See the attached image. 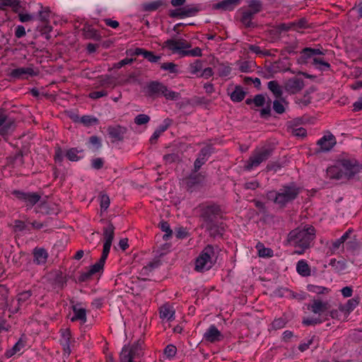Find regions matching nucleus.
Masks as SVG:
<instances>
[{
	"label": "nucleus",
	"instance_id": "37",
	"mask_svg": "<svg viewBox=\"0 0 362 362\" xmlns=\"http://www.w3.org/2000/svg\"><path fill=\"white\" fill-rule=\"evenodd\" d=\"M24 342L21 340H18L12 349L7 350L5 353L6 358H10L19 352L24 347Z\"/></svg>",
	"mask_w": 362,
	"mask_h": 362
},
{
	"label": "nucleus",
	"instance_id": "53",
	"mask_svg": "<svg viewBox=\"0 0 362 362\" xmlns=\"http://www.w3.org/2000/svg\"><path fill=\"white\" fill-rule=\"evenodd\" d=\"M160 68L163 70L168 71L170 73H176V65L173 62H167L161 64Z\"/></svg>",
	"mask_w": 362,
	"mask_h": 362
},
{
	"label": "nucleus",
	"instance_id": "18",
	"mask_svg": "<svg viewBox=\"0 0 362 362\" xmlns=\"http://www.w3.org/2000/svg\"><path fill=\"white\" fill-rule=\"evenodd\" d=\"M327 50L320 48L305 47L300 52V59L303 62L305 63L308 59L317 57L322 55H325Z\"/></svg>",
	"mask_w": 362,
	"mask_h": 362
},
{
	"label": "nucleus",
	"instance_id": "3",
	"mask_svg": "<svg viewBox=\"0 0 362 362\" xmlns=\"http://www.w3.org/2000/svg\"><path fill=\"white\" fill-rule=\"evenodd\" d=\"M300 192V189L295 184L286 185L278 191H269L267 193V197L281 208H284L287 204L296 199Z\"/></svg>",
	"mask_w": 362,
	"mask_h": 362
},
{
	"label": "nucleus",
	"instance_id": "41",
	"mask_svg": "<svg viewBox=\"0 0 362 362\" xmlns=\"http://www.w3.org/2000/svg\"><path fill=\"white\" fill-rule=\"evenodd\" d=\"M160 228L162 231L165 232V234L163 235V239L167 240L172 236L173 230L170 229V225L166 221H162L160 223Z\"/></svg>",
	"mask_w": 362,
	"mask_h": 362
},
{
	"label": "nucleus",
	"instance_id": "36",
	"mask_svg": "<svg viewBox=\"0 0 362 362\" xmlns=\"http://www.w3.org/2000/svg\"><path fill=\"white\" fill-rule=\"evenodd\" d=\"M163 5V0H157L151 2L145 3L142 5V6L144 11L151 12L158 10Z\"/></svg>",
	"mask_w": 362,
	"mask_h": 362
},
{
	"label": "nucleus",
	"instance_id": "22",
	"mask_svg": "<svg viewBox=\"0 0 362 362\" xmlns=\"http://www.w3.org/2000/svg\"><path fill=\"white\" fill-rule=\"evenodd\" d=\"M223 335L215 325H211L204 334V339L209 342H216L222 340Z\"/></svg>",
	"mask_w": 362,
	"mask_h": 362
},
{
	"label": "nucleus",
	"instance_id": "60",
	"mask_svg": "<svg viewBox=\"0 0 362 362\" xmlns=\"http://www.w3.org/2000/svg\"><path fill=\"white\" fill-rule=\"evenodd\" d=\"M13 228L15 231H23L26 229V226L23 221L16 220L14 222Z\"/></svg>",
	"mask_w": 362,
	"mask_h": 362
},
{
	"label": "nucleus",
	"instance_id": "17",
	"mask_svg": "<svg viewBox=\"0 0 362 362\" xmlns=\"http://www.w3.org/2000/svg\"><path fill=\"white\" fill-rule=\"evenodd\" d=\"M107 256V254L103 252L99 261L92 265L87 272L82 274L81 276V279L82 281H86L94 274L98 273L102 270Z\"/></svg>",
	"mask_w": 362,
	"mask_h": 362
},
{
	"label": "nucleus",
	"instance_id": "16",
	"mask_svg": "<svg viewBox=\"0 0 362 362\" xmlns=\"http://www.w3.org/2000/svg\"><path fill=\"white\" fill-rule=\"evenodd\" d=\"M32 296L30 291H25L17 296L16 300H13L11 301L9 310L11 313H16L21 308V307L26 303L30 296Z\"/></svg>",
	"mask_w": 362,
	"mask_h": 362
},
{
	"label": "nucleus",
	"instance_id": "21",
	"mask_svg": "<svg viewBox=\"0 0 362 362\" xmlns=\"http://www.w3.org/2000/svg\"><path fill=\"white\" fill-rule=\"evenodd\" d=\"M242 0H223L212 6L214 10H221L223 11H233Z\"/></svg>",
	"mask_w": 362,
	"mask_h": 362
},
{
	"label": "nucleus",
	"instance_id": "27",
	"mask_svg": "<svg viewBox=\"0 0 362 362\" xmlns=\"http://www.w3.org/2000/svg\"><path fill=\"white\" fill-rule=\"evenodd\" d=\"M10 7L13 12L18 13L21 9V3L19 0H0V9L6 10Z\"/></svg>",
	"mask_w": 362,
	"mask_h": 362
},
{
	"label": "nucleus",
	"instance_id": "11",
	"mask_svg": "<svg viewBox=\"0 0 362 362\" xmlns=\"http://www.w3.org/2000/svg\"><path fill=\"white\" fill-rule=\"evenodd\" d=\"M304 81L298 76L288 79L284 83V88L290 94H296L304 88Z\"/></svg>",
	"mask_w": 362,
	"mask_h": 362
},
{
	"label": "nucleus",
	"instance_id": "28",
	"mask_svg": "<svg viewBox=\"0 0 362 362\" xmlns=\"http://www.w3.org/2000/svg\"><path fill=\"white\" fill-rule=\"evenodd\" d=\"M83 35L86 39L100 40L101 37L98 31L89 25H85L82 29Z\"/></svg>",
	"mask_w": 362,
	"mask_h": 362
},
{
	"label": "nucleus",
	"instance_id": "61",
	"mask_svg": "<svg viewBox=\"0 0 362 362\" xmlns=\"http://www.w3.org/2000/svg\"><path fill=\"white\" fill-rule=\"evenodd\" d=\"M103 160L100 158H95L92 160L91 165L92 167L96 170H99L103 166Z\"/></svg>",
	"mask_w": 362,
	"mask_h": 362
},
{
	"label": "nucleus",
	"instance_id": "56",
	"mask_svg": "<svg viewBox=\"0 0 362 362\" xmlns=\"http://www.w3.org/2000/svg\"><path fill=\"white\" fill-rule=\"evenodd\" d=\"M253 103L257 107H262L264 105L265 98L263 95H257L253 99Z\"/></svg>",
	"mask_w": 362,
	"mask_h": 362
},
{
	"label": "nucleus",
	"instance_id": "62",
	"mask_svg": "<svg viewBox=\"0 0 362 362\" xmlns=\"http://www.w3.org/2000/svg\"><path fill=\"white\" fill-rule=\"evenodd\" d=\"M26 34L25 29L23 25H18L15 30V36L17 38H21Z\"/></svg>",
	"mask_w": 362,
	"mask_h": 362
},
{
	"label": "nucleus",
	"instance_id": "32",
	"mask_svg": "<svg viewBox=\"0 0 362 362\" xmlns=\"http://www.w3.org/2000/svg\"><path fill=\"white\" fill-rule=\"evenodd\" d=\"M269 90L274 94V95L279 98L283 94V90L279 82L276 81H271L267 84Z\"/></svg>",
	"mask_w": 362,
	"mask_h": 362
},
{
	"label": "nucleus",
	"instance_id": "43",
	"mask_svg": "<svg viewBox=\"0 0 362 362\" xmlns=\"http://www.w3.org/2000/svg\"><path fill=\"white\" fill-rule=\"evenodd\" d=\"M325 320L321 319L320 317H307L303 320V324L306 326L315 325L317 324H320L324 322Z\"/></svg>",
	"mask_w": 362,
	"mask_h": 362
},
{
	"label": "nucleus",
	"instance_id": "23",
	"mask_svg": "<svg viewBox=\"0 0 362 362\" xmlns=\"http://www.w3.org/2000/svg\"><path fill=\"white\" fill-rule=\"evenodd\" d=\"M13 121L8 119L4 112L0 109V135H5L13 129Z\"/></svg>",
	"mask_w": 362,
	"mask_h": 362
},
{
	"label": "nucleus",
	"instance_id": "14",
	"mask_svg": "<svg viewBox=\"0 0 362 362\" xmlns=\"http://www.w3.org/2000/svg\"><path fill=\"white\" fill-rule=\"evenodd\" d=\"M337 141L334 136L332 134H329L323 136L317 142L318 148L316 150L317 153L327 152L330 151L336 144Z\"/></svg>",
	"mask_w": 362,
	"mask_h": 362
},
{
	"label": "nucleus",
	"instance_id": "59",
	"mask_svg": "<svg viewBox=\"0 0 362 362\" xmlns=\"http://www.w3.org/2000/svg\"><path fill=\"white\" fill-rule=\"evenodd\" d=\"M107 95V93L105 90L93 91L89 93L88 97L92 99H98Z\"/></svg>",
	"mask_w": 362,
	"mask_h": 362
},
{
	"label": "nucleus",
	"instance_id": "54",
	"mask_svg": "<svg viewBox=\"0 0 362 362\" xmlns=\"http://www.w3.org/2000/svg\"><path fill=\"white\" fill-rule=\"evenodd\" d=\"M258 254L259 257H271L273 256V250L270 248L263 247L259 249Z\"/></svg>",
	"mask_w": 362,
	"mask_h": 362
},
{
	"label": "nucleus",
	"instance_id": "15",
	"mask_svg": "<svg viewBox=\"0 0 362 362\" xmlns=\"http://www.w3.org/2000/svg\"><path fill=\"white\" fill-rule=\"evenodd\" d=\"M17 199L25 202L30 206H34L40 199V195L36 192H23L19 190L12 192Z\"/></svg>",
	"mask_w": 362,
	"mask_h": 362
},
{
	"label": "nucleus",
	"instance_id": "55",
	"mask_svg": "<svg viewBox=\"0 0 362 362\" xmlns=\"http://www.w3.org/2000/svg\"><path fill=\"white\" fill-rule=\"evenodd\" d=\"M292 23H293L294 30L302 29L307 27V21L305 18H300L296 22H293Z\"/></svg>",
	"mask_w": 362,
	"mask_h": 362
},
{
	"label": "nucleus",
	"instance_id": "19",
	"mask_svg": "<svg viewBox=\"0 0 362 362\" xmlns=\"http://www.w3.org/2000/svg\"><path fill=\"white\" fill-rule=\"evenodd\" d=\"M37 72L32 67H21L11 70L9 76L15 79L27 78L28 76H35Z\"/></svg>",
	"mask_w": 362,
	"mask_h": 362
},
{
	"label": "nucleus",
	"instance_id": "40",
	"mask_svg": "<svg viewBox=\"0 0 362 362\" xmlns=\"http://www.w3.org/2000/svg\"><path fill=\"white\" fill-rule=\"evenodd\" d=\"M79 122L85 126L89 127L98 124V119L94 117L84 115L79 119Z\"/></svg>",
	"mask_w": 362,
	"mask_h": 362
},
{
	"label": "nucleus",
	"instance_id": "42",
	"mask_svg": "<svg viewBox=\"0 0 362 362\" xmlns=\"http://www.w3.org/2000/svg\"><path fill=\"white\" fill-rule=\"evenodd\" d=\"M284 100H275L273 103V109L278 114H282L285 112L284 105Z\"/></svg>",
	"mask_w": 362,
	"mask_h": 362
},
{
	"label": "nucleus",
	"instance_id": "38",
	"mask_svg": "<svg viewBox=\"0 0 362 362\" xmlns=\"http://www.w3.org/2000/svg\"><path fill=\"white\" fill-rule=\"evenodd\" d=\"M308 290L310 292L315 293L316 294H327L329 292V289L327 287L316 286V285H308Z\"/></svg>",
	"mask_w": 362,
	"mask_h": 362
},
{
	"label": "nucleus",
	"instance_id": "44",
	"mask_svg": "<svg viewBox=\"0 0 362 362\" xmlns=\"http://www.w3.org/2000/svg\"><path fill=\"white\" fill-rule=\"evenodd\" d=\"M255 63L252 62L244 61L240 63L239 69L244 73L250 72L254 67Z\"/></svg>",
	"mask_w": 362,
	"mask_h": 362
},
{
	"label": "nucleus",
	"instance_id": "52",
	"mask_svg": "<svg viewBox=\"0 0 362 362\" xmlns=\"http://www.w3.org/2000/svg\"><path fill=\"white\" fill-rule=\"evenodd\" d=\"M163 159L166 163H172L180 160V157L177 153H169L163 156Z\"/></svg>",
	"mask_w": 362,
	"mask_h": 362
},
{
	"label": "nucleus",
	"instance_id": "63",
	"mask_svg": "<svg viewBox=\"0 0 362 362\" xmlns=\"http://www.w3.org/2000/svg\"><path fill=\"white\" fill-rule=\"evenodd\" d=\"M214 74L213 70L211 68L208 67L204 69L201 71V74L199 75V77H203L205 78H209Z\"/></svg>",
	"mask_w": 362,
	"mask_h": 362
},
{
	"label": "nucleus",
	"instance_id": "2",
	"mask_svg": "<svg viewBox=\"0 0 362 362\" xmlns=\"http://www.w3.org/2000/svg\"><path fill=\"white\" fill-rule=\"evenodd\" d=\"M361 169L362 165L355 159H341L327 169V175L329 179H350Z\"/></svg>",
	"mask_w": 362,
	"mask_h": 362
},
{
	"label": "nucleus",
	"instance_id": "58",
	"mask_svg": "<svg viewBox=\"0 0 362 362\" xmlns=\"http://www.w3.org/2000/svg\"><path fill=\"white\" fill-rule=\"evenodd\" d=\"M344 243V242L341 238L334 240L329 248L331 252L334 253L343 245Z\"/></svg>",
	"mask_w": 362,
	"mask_h": 362
},
{
	"label": "nucleus",
	"instance_id": "30",
	"mask_svg": "<svg viewBox=\"0 0 362 362\" xmlns=\"http://www.w3.org/2000/svg\"><path fill=\"white\" fill-rule=\"evenodd\" d=\"M163 124L160 125L157 129L153 132V135L151 136L150 139V141L151 144L156 142L157 139L160 136V135L167 130V129L170 125V120L169 119H166L163 122Z\"/></svg>",
	"mask_w": 362,
	"mask_h": 362
},
{
	"label": "nucleus",
	"instance_id": "25",
	"mask_svg": "<svg viewBox=\"0 0 362 362\" xmlns=\"http://www.w3.org/2000/svg\"><path fill=\"white\" fill-rule=\"evenodd\" d=\"M174 308L168 304L162 305L160 308V317L163 320L170 321L175 318Z\"/></svg>",
	"mask_w": 362,
	"mask_h": 362
},
{
	"label": "nucleus",
	"instance_id": "35",
	"mask_svg": "<svg viewBox=\"0 0 362 362\" xmlns=\"http://www.w3.org/2000/svg\"><path fill=\"white\" fill-rule=\"evenodd\" d=\"M313 64L321 71L328 70L330 68V64L320 56L313 59Z\"/></svg>",
	"mask_w": 362,
	"mask_h": 362
},
{
	"label": "nucleus",
	"instance_id": "33",
	"mask_svg": "<svg viewBox=\"0 0 362 362\" xmlns=\"http://www.w3.org/2000/svg\"><path fill=\"white\" fill-rule=\"evenodd\" d=\"M246 93L243 90V88L240 86H236L234 90L230 94V99L233 102H240L245 97Z\"/></svg>",
	"mask_w": 362,
	"mask_h": 362
},
{
	"label": "nucleus",
	"instance_id": "48",
	"mask_svg": "<svg viewBox=\"0 0 362 362\" xmlns=\"http://www.w3.org/2000/svg\"><path fill=\"white\" fill-rule=\"evenodd\" d=\"M358 301L354 298L348 300L345 305L346 309V316L349 315V313L354 310V309L357 306Z\"/></svg>",
	"mask_w": 362,
	"mask_h": 362
},
{
	"label": "nucleus",
	"instance_id": "45",
	"mask_svg": "<svg viewBox=\"0 0 362 362\" xmlns=\"http://www.w3.org/2000/svg\"><path fill=\"white\" fill-rule=\"evenodd\" d=\"M78 151L75 148L69 149L66 153V156L71 161H77L80 157L78 156Z\"/></svg>",
	"mask_w": 362,
	"mask_h": 362
},
{
	"label": "nucleus",
	"instance_id": "51",
	"mask_svg": "<svg viewBox=\"0 0 362 362\" xmlns=\"http://www.w3.org/2000/svg\"><path fill=\"white\" fill-rule=\"evenodd\" d=\"M100 209L105 211L110 206V198L107 194H101L100 197Z\"/></svg>",
	"mask_w": 362,
	"mask_h": 362
},
{
	"label": "nucleus",
	"instance_id": "46",
	"mask_svg": "<svg viewBox=\"0 0 362 362\" xmlns=\"http://www.w3.org/2000/svg\"><path fill=\"white\" fill-rule=\"evenodd\" d=\"M150 121V117L145 114L138 115L134 118V122L138 125L147 124Z\"/></svg>",
	"mask_w": 362,
	"mask_h": 362
},
{
	"label": "nucleus",
	"instance_id": "26",
	"mask_svg": "<svg viewBox=\"0 0 362 362\" xmlns=\"http://www.w3.org/2000/svg\"><path fill=\"white\" fill-rule=\"evenodd\" d=\"M134 54L136 56L142 55L150 62H157L160 59V56L155 55L153 52L147 51L142 48H136L134 51Z\"/></svg>",
	"mask_w": 362,
	"mask_h": 362
},
{
	"label": "nucleus",
	"instance_id": "49",
	"mask_svg": "<svg viewBox=\"0 0 362 362\" xmlns=\"http://www.w3.org/2000/svg\"><path fill=\"white\" fill-rule=\"evenodd\" d=\"M18 13V16L19 21L22 23L33 21L35 19L34 15L29 14V13H24L21 12L20 11Z\"/></svg>",
	"mask_w": 362,
	"mask_h": 362
},
{
	"label": "nucleus",
	"instance_id": "6",
	"mask_svg": "<svg viewBox=\"0 0 362 362\" xmlns=\"http://www.w3.org/2000/svg\"><path fill=\"white\" fill-rule=\"evenodd\" d=\"M272 154V149L268 147L256 148L244 165L246 170H251L265 162Z\"/></svg>",
	"mask_w": 362,
	"mask_h": 362
},
{
	"label": "nucleus",
	"instance_id": "13",
	"mask_svg": "<svg viewBox=\"0 0 362 362\" xmlns=\"http://www.w3.org/2000/svg\"><path fill=\"white\" fill-rule=\"evenodd\" d=\"M199 9L192 6H186L182 8H176L174 10L169 11V16L171 18H183L185 17H189L194 16Z\"/></svg>",
	"mask_w": 362,
	"mask_h": 362
},
{
	"label": "nucleus",
	"instance_id": "12",
	"mask_svg": "<svg viewBox=\"0 0 362 362\" xmlns=\"http://www.w3.org/2000/svg\"><path fill=\"white\" fill-rule=\"evenodd\" d=\"M164 46L168 47L173 52H180L182 54V51L185 49L189 48L191 45L183 39L179 40H168L164 42Z\"/></svg>",
	"mask_w": 362,
	"mask_h": 362
},
{
	"label": "nucleus",
	"instance_id": "20",
	"mask_svg": "<svg viewBox=\"0 0 362 362\" xmlns=\"http://www.w3.org/2000/svg\"><path fill=\"white\" fill-rule=\"evenodd\" d=\"M211 148L209 146L204 147L198 154V157L194 163V171L197 172L201 167L206 162L211 155Z\"/></svg>",
	"mask_w": 362,
	"mask_h": 362
},
{
	"label": "nucleus",
	"instance_id": "9",
	"mask_svg": "<svg viewBox=\"0 0 362 362\" xmlns=\"http://www.w3.org/2000/svg\"><path fill=\"white\" fill-rule=\"evenodd\" d=\"M307 309L319 317L330 309L328 301H323L320 298H314L307 305Z\"/></svg>",
	"mask_w": 362,
	"mask_h": 362
},
{
	"label": "nucleus",
	"instance_id": "31",
	"mask_svg": "<svg viewBox=\"0 0 362 362\" xmlns=\"http://www.w3.org/2000/svg\"><path fill=\"white\" fill-rule=\"evenodd\" d=\"M297 272L303 276H308L310 275V269L306 261L299 260L296 264Z\"/></svg>",
	"mask_w": 362,
	"mask_h": 362
},
{
	"label": "nucleus",
	"instance_id": "64",
	"mask_svg": "<svg viewBox=\"0 0 362 362\" xmlns=\"http://www.w3.org/2000/svg\"><path fill=\"white\" fill-rule=\"evenodd\" d=\"M104 22L106 25L111 27L112 28H117L119 27V23L117 21L112 20L111 18H105L104 19Z\"/></svg>",
	"mask_w": 362,
	"mask_h": 362
},
{
	"label": "nucleus",
	"instance_id": "1",
	"mask_svg": "<svg viewBox=\"0 0 362 362\" xmlns=\"http://www.w3.org/2000/svg\"><path fill=\"white\" fill-rule=\"evenodd\" d=\"M315 238V230L312 226H307L303 228H297L291 230L287 238V241L298 250L294 253L302 255L305 250L310 247V243Z\"/></svg>",
	"mask_w": 362,
	"mask_h": 362
},
{
	"label": "nucleus",
	"instance_id": "8",
	"mask_svg": "<svg viewBox=\"0 0 362 362\" xmlns=\"http://www.w3.org/2000/svg\"><path fill=\"white\" fill-rule=\"evenodd\" d=\"M262 3L260 0H248L247 8H242L241 22L246 27L252 25V20L253 16L262 11Z\"/></svg>",
	"mask_w": 362,
	"mask_h": 362
},
{
	"label": "nucleus",
	"instance_id": "29",
	"mask_svg": "<svg viewBox=\"0 0 362 362\" xmlns=\"http://www.w3.org/2000/svg\"><path fill=\"white\" fill-rule=\"evenodd\" d=\"M74 316L71 317V320L72 322L76 320H81L83 323L86 322V310L84 308H79L78 305H75L73 306Z\"/></svg>",
	"mask_w": 362,
	"mask_h": 362
},
{
	"label": "nucleus",
	"instance_id": "34",
	"mask_svg": "<svg viewBox=\"0 0 362 362\" xmlns=\"http://www.w3.org/2000/svg\"><path fill=\"white\" fill-rule=\"evenodd\" d=\"M35 262L38 264H45L47 259V252L45 249H35L34 251Z\"/></svg>",
	"mask_w": 362,
	"mask_h": 362
},
{
	"label": "nucleus",
	"instance_id": "39",
	"mask_svg": "<svg viewBox=\"0 0 362 362\" xmlns=\"http://www.w3.org/2000/svg\"><path fill=\"white\" fill-rule=\"evenodd\" d=\"M203 65L202 62L200 60H196L194 63L191 64L189 65V72L192 74L198 75V74H201L202 69Z\"/></svg>",
	"mask_w": 362,
	"mask_h": 362
},
{
	"label": "nucleus",
	"instance_id": "57",
	"mask_svg": "<svg viewBox=\"0 0 362 362\" xmlns=\"http://www.w3.org/2000/svg\"><path fill=\"white\" fill-rule=\"evenodd\" d=\"M64 159V153L61 147L57 146L55 148L54 160L56 162H62Z\"/></svg>",
	"mask_w": 362,
	"mask_h": 362
},
{
	"label": "nucleus",
	"instance_id": "47",
	"mask_svg": "<svg viewBox=\"0 0 362 362\" xmlns=\"http://www.w3.org/2000/svg\"><path fill=\"white\" fill-rule=\"evenodd\" d=\"M176 352L177 348L175 347V346L173 344L168 345L164 349L165 355L169 358H172L173 357H174L175 355L176 354Z\"/></svg>",
	"mask_w": 362,
	"mask_h": 362
},
{
	"label": "nucleus",
	"instance_id": "4",
	"mask_svg": "<svg viewBox=\"0 0 362 362\" xmlns=\"http://www.w3.org/2000/svg\"><path fill=\"white\" fill-rule=\"evenodd\" d=\"M144 93L148 98H158L164 96L167 100H177L180 94L171 90H169L163 83L158 81H150L144 88Z\"/></svg>",
	"mask_w": 362,
	"mask_h": 362
},
{
	"label": "nucleus",
	"instance_id": "24",
	"mask_svg": "<svg viewBox=\"0 0 362 362\" xmlns=\"http://www.w3.org/2000/svg\"><path fill=\"white\" fill-rule=\"evenodd\" d=\"M126 131V128L121 126H111L107 128V132L112 139V141H122Z\"/></svg>",
	"mask_w": 362,
	"mask_h": 362
},
{
	"label": "nucleus",
	"instance_id": "5",
	"mask_svg": "<svg viewBox=\"0 0 362 362\" xmlns=\"http://www.w3.org/2000/svg\"><path fill=\"white\" fill-rule=\"evenodd\" d=\"M216 262L215 250L212 245H208L201 252L195 261V270L203 272L210 269Z\"/></svg>",
	"mask_w": 362,
	"mask_h": 362
},
{
	"label": "nucleus",
	"instance_id": "10",
	"mask_svg": "<svg viewBox=\"0 0 362 362\" xmlns=\"http://www.w3.org/2000/svg\"><path fill=\"white\" fill-rule=\"evenodd\" d=\"M103 238L105 240L103 252L108 255L115 236V226L112 223L109 222L107 226L103 228Z\"/></svg>",
	"mask_w": 362,
	"mask_h": 362
},
{
	"label": "nucleus",
	"instance_id": "7",
	"mask_svg": "<svg viewBox=\"0 0 362 362\" xmlns=\"http://www.w3.org/2000/svg\"><path fill=\"white\" fill-rule=\"evenodd\" d=\"M221 214V208L218 205H210L202 209L201 218H202V227L207 230H212L217 224V218Z\"/></svg>",
	"mask_w": 362,
	"mask_h": 362
},
{
	"label": "nucleus",
	"instance_id": "50",
	"mask_svg": "<svg viewBox=\"0 0 362 362\" xmlns=\"http://www.w3.org/2000/svg\"><path fill=\"white\" fill-rule=\"evenodd\" d=\"M183 56H192V57H201L202 49L199 47H195L191 50L182 51Z\"/></svg>",
	"mask_w": 362,
	"mask_h": 362
}]
</instances>
